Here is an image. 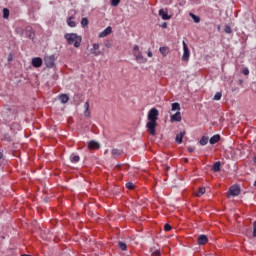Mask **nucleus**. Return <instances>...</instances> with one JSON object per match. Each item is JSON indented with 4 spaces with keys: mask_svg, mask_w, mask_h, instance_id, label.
<instances>
[{
    "mask_svg": "<svg viewBox=\"0 0 256 256\" xmlns=\"http://www.w3.org/2000/svg\"><path fill=\"white\" fill-rule=\"evenodd\" d=\"M148 122L146 128L150 135H156L157 119H159V110L157 108H151L148 111Z\"/></svg>",
    "mask_w": 256,
    "mask_h": 256,
    "instance_id": "1",
    "label": "nucleus"
},
{
    "mask_svg": "<svg viewBox=\"0 0 256 256\" xmlns=\"http://www.w3.org/2000/svg\"><path fill=\"white\" fill-rule=\"evenodd\" d=\"M64 39H66L68 45H74L76 49L81 47V42L83 41V38L77 33H66Z\"/></svg>",
    "mask_w": 256,
    "mask_h": 256,
    "instance_id": "2",
    "label": "nucleus"
},
{
    "mask_svg": "<svg viewBox=\"0 0 256 256\" xmlns=\"http://www.w3.org/2000/svg\"><path fill=\"white\" fill-rule=\"evenodd\" d=\"M182 45H183L182 61H189V57H191L189 46H187V43H185V41L182 42Z\"/></svg>",
    "mask_w": 256,
    "mask_h": 256,
    "instance_id": "3",
    "label": "nucleus"
},
{
    "mask_svg": "<svg viewBox=\"0 0 256 256\" xmlns=\"http://www.w3.org/2000/svg\"><path fill=\"white\" fill-rule=\"evenodd\" d=\"M241 193V187L239 185H233L230 187L228 195L231 197H237Z\"/></svg>",
    "mask_w": 256,
    "mask_h": 256,
    "instance_id": "4",
    "label": "nucleus"
},
{
    "mask_svg": "<svg viewBox=\"0 0 256 256\" xmlns=\"http://www.w3.org/2000/svg\"><path fill=\"white\" fill-rule=\"evenodd\" d=\"M44 62L46 67H49V69L53 68L55 65V55L45 56Z\"/></svg>",
    "mask_w": 256,
    "mask_h": 256,
    "instance_id": "5",
    "label": "nucleus"
},
{
    "mask_svg": "<svg viewBox=\"0 0 256 256\" xmlns=\"http://www.w3.org/2000/svg\"><path fill=\"white\" fill-rule=\"evenodd\" d=\"M99 43H94L93 47L90 49V53L94 56V57H99V55H101V51L99 50Z\"/></svg>",
    "mask_w": 256,
    "mask_h": 256,
    "instance_id": "6",
    "label": "nucleus"
},
{
    "mask_svg": "<svg viewBox=\"0 0 256 256\" xmlns=\"http://www.w3.org/2000/svg\"><path fill=\"white\" fill-rule=\"evenodd\" d=\"M134 57L137 63H147V59L143 57V54L141 52H134Z\"/></svg>",
    "mask_w": 256,
    "mask_h": 256,
    "instance_id": "7",
    "label": "nucleus"
},
{
    "mask_svg": "<svg viewBox=\"0 0 256 256\" xmlns=\"http://www.w3.org/2000/svg\"><path fill=\"white\" fill-rule=\"evenodd\" d=\"M112 31L113 28L111 26H108L106 29L99 33L98 37H100V39H102L103 37H107V35H111Z\"/></svg>",
    "mask_w": 256,
    "mask_h": 256,
    "instance_id": "8",
    "label": "nucleus"
},
{
    "mask_svg": "<svg viewBox=\"0 0 256 256\" xmlns=\"http://www.w3.org/2000/svg\"><path fill=\"white\" fill-rule=\"evenodd\" d=\"M9 114L7 115V112H3V117L5 119V121L9 122L12 121V119L15 117V115L13 114V110L12 109H8Z\"/></svg>",
    "mask_w": 256,
    "mask_h": 256,
    "instance_id": "9",
    "label": "nucleus"
},
{
    "mask_svg": "<svg viewBox=\"0 0 256 256\" xmlns=\"http://www.w3.org/2000/svg\"><path fill=\"white\" fill-rule=\"evenodd\" d=\"M32 65L36 68H39L43 65V59L40 57H35L32 59Z\"/></svg>",
    "mask_w": 256,
    "mask_h": 256,
    "instance_id": "10",
    "label": "nucleus"
},
{
    "mask_svg": "<svg viewBox=\"0 0 256 256\" xmlns=\"http://www.w3.org/2000/svg\"><path fill=\"white\" fill-rule=\"evenodd\" d=\"M26 36L28 39H34L35 37V32H33V28L30 26H27L25 29Z\"/></svg>",
    "mask_w": 256,
    "mask_h": 256,
    "instance_id": "11",
    "label": "nucleus"
},
{
    "mask_svg": "<svg viewBox=\"0 0 256 256\" xmlns=\"http://www.w3.org/2000/svg\"><path fill=\"white\" fill-rule=\"evenodd\" d=\"M159 15L161 16L163 21H169V19H171V16H169V13H167V11H165L163 9L159 10Z\"/></svg>",
    "mask_w": 256,
    "mask_h": 256,
    "instance_id": "12",
    "label": "nucleus"
},
{
    "mask_svg": "<svg viewBox=\"0 0 256 256\" xmlns=\"http://www.w3.org/2000/svg\"><path fill=\"white\" fill-rule=\"evenodd\" d=\"M208 242L209 238H207V235L202 234L198 237V245H205Z\"/></svg>",
    "mask_w": 256,
    "mask_h": 256,
    "instance_id": "13",
    "label": "nucleus"
},
{
    "mask_svg": "<svg viewBox=\"0 0 256 256\" xmlns=\"http://www.w3.org/2000/svg\"><path fill=\"white\" fill-rule=\"evenodd\" d=\"M220 139L221 136L219 134H216L210 138L209 143L210 145H215V143H219Z\"/></svg>",
    "mask_w": 256,
    "mask_h": 256,
    "instance_id": "14",
    "label": "nucleus"
},
{
    "mask_svg": "<svg viewBox=\"0 0 256 256\" xmlns=\"http://www.w3.org/2000/svg\"><path fill=\"white\" fill-rule=\"evenodd\" d=\"M100 145L99 142L91 140L88 142V149H99Z\"/></svg>",
    "mask_w": 256,
    "mask_h": 256,
    "instance_id": "15",
    "label": "nucleus"
},
{
    "mask_svg": "<svg viewBox=\"0 0 256 256\" xmlns=\"http://www.w3.org/2000/svg\"><path fill=\"white\" fill-rule=\"evenodd\" d=\"M183 137H185V132H180L176 135L175 141L178 143V145H181L183 143Z\"/></svg>",
    "mask_w": 256,
    "mask_h": 256,
    "instance_id": "16",
    "label": "nucleus"
},
{
    "mask_svg": "<svg viewBox=\"0 0 256 256\" xmlns=\"http://www.w3.org/2000/svg\"><path fill=\"white\" fill-rule=\"evenodd\" d=\"M121 155H123L122 150H119L117 148L112 149V157H114V159H117V157H121Z\"/></svg>",
    "mask_w": 256,
    "mask_h": 256,
    "instance_id": "17",
    "label": "nucleus"
},
{
    "mask_svg": "<svg viewBox=\"0 0 256 256\" xmlns=\"http://www.w3.org/2000/svg\"><path fill=\"white\" fill-rule=\"evenodd\" d=\"M171 111L180 112L181 111V104H179V102L172 103Z\"/></svg>",
    "mask_w": 256,
    "mask_h": 256,
    "instance_id": "18",
    "label": "nucleus"
},
{
    "mask_svg": "<svg viewBox=\"0 0 256 256\" xmlns=\"http://www.w3.org/2000/svg\"><path fill=\"white\" fill-rule=\"evenodd\" d=\"M171 121H181V112H176L175 114H173L170 118Z\"/></svg>",
    "mask_w": 256,
    "mask_h": 256,
    "instance_id": "19",
    "label": "nucleus"
},
{
    "mask_svg": "<svg viewBox=\"0 0 256 256\" xmlns=\"http://www.w3.org/2000/svg\"><path fill=\"white\" fill-rule=\"evenodd\" d=\"M159 51L163 57H167L169 55V48L168 47H160Z\"/></svg>",
    "mask_w": 256,
    "mask_h": 256,
    "instance_id": "20",
    "label": "nucleus"
},
{
    "mask_svg": "<svg viewBox=\"0 0 256 256\" xmlns=\"http://www.w3.org/2000/svg\"><path fill=\"white\" fill-rule=\"evenodd\" d=\"M212 169L214 173H219V171H221V162H215Z\"/></svg>",
    "mask_w": 256,
    "mask_h": 256,
    "instance_id": "21",
    "label": "nucleus"
},
{
    "mask_svg": "<svg viewBox=\"0 0 256 256\" xmlns=\"http://www.w3.org/2000/svg\"><path fill=\"white\" fill-rule=\"evenodd\" d=\"M80 159H81V158L79 157V155L72 154V155L70 156V161H71V163H79Z\"/></svg>",
    "mask_w": 256,
    "mask_h": 256,
    "instance_id": "22",
    "label": "nucleus"
},
{
    "mask_svg": "<svg viewBox=\"0 0 256 256\" xmlns=\"http://www.w3.org/2000/svg\"><path fill=\"white\" fill-rule=\"evenodd\" d=\"M59 100L61 101V103H67L69 101V96H67V94H61L59 96Z\"/></svg>",
    "mask_w": 256,
    "mask_h": 256,
    "instance_id": "23",
    "label": "nucleus"
},
{
    "mask_svg": "<svg viewBox=\"0 0 256 256\" xmlns=\"http://www.w3.org/2000/svg\"><path fill=\"white\" fill-rule=\"evenodd\" d=\"M15 32L17 33V35H20V37H23V35H25V29H23L22 27H17Z\"/></svg>",
    "mask_w": 256,
    "mask_h": 256,
    "instance_id": "24",
    "label": "nucleus"
},
{
    "mask_svg": "<svg viewBox=\"0 0 256 256\" xmlns=\"http://www.w3.org/2000/svg\"><path fill=\"white\" fill-rule=\"evenodd\" d=\"M84 109H85L84 115L86 117H89V115H91V113L89 112V102H85Z\"/></svg>",
    "mask_w": 256,
    "mask_h": 256,
    "instance_id": "25",
    "label": "nucleus"
},
{
    "mask_svg": "<svg viewBox=\"0 0 256 256\" xmlns=\"http://www.w3.org/2000/svg\"><path fill=\"white\" fill-rule=\"evenodd\" d=\"M190 17L193 19L194 23H200L201 18L193 13H190Z\"/></svg>",
    "mask_w": 256,
    "mask_h": 256,
    "instance_id": "26",
    "label": "nucleus"
},
{
    "mask_svg": "<svg viewBox=\"0 0 256 256\" xmlns=\"http://www.w3.org/2000/svg\"><path fill=\"white\" fill-rule=\"evenodd\" d=\"M118 247L121 251H127V244L125 242H118Z\"/></svg>",
    "mask_w": 256,
    "mask_h": 256,
    "instance_id": "27",
    "label": "nucleus"
},
{
    "mask_svg": "<svg viewBox=\"0 0 256 256\" xmlns=\"http://www.w3.org/2000/svg\"><path fill=\"white\" fill-rule=\"evenodd\" d=\"M205 187L199 188L198 192L196 193V197H201L202 195H205Z\"/></svg>",
    "mask_w": 256,
    "mask_h": 256,
    "instance_id": "28",
    "label": "nucleus"
},
{
    "mask_svg": "<svg viewBox=\"0 0 256 256\" xmlns=\"http://www.w3.org/2000/svg\"><path fill=\"white\" fill-rule=\"evenodd\" d=\"M221 97H223V94L221 92H217L214 97L213 100L214 101H221Z\"/></svg>",
    "mask_w": 256,
    "mask_h": 256,
    "instance_id": "29",
    "label": "nucleus"
},
{
    "mask_svg": "<svg viewBox=\"0 0 256 256\" xmlns=\"http://www.w3.org/2000/svg\"><path fill=\"white\" fill-rule=\"evenodd\" d=\"M207 143H209V138L204 136L200 139V145L205 146Z\"/></svg>",
    "mask_w": 256,
    "mask_h": 256,
    "instance_id": "30",
    "label": "nucleus"
},
{
    "mask_svg": "<svg viewBox=\"0 0 256 256\" xmlns=\"http://www.w3.org/2000/svg\"><path fill=\"white\" fill-rule=\"evenodd\" d=\"M72 17L68 18L67 23L69 25V27H77V24L75 23V21H72Z\"/></svg>",
    "mask_w": 256,
    "mask_h": 256,
    "instance_id": "31",
    "label": "nucleus"
},
{
    "mask_svg": "<svg viewBox=\"0 0 256 256\" xmlns=\"http://www.w3.org/2000/svg\"><path fill=\"white\" fill-rule=\"evenodd\" d=\"M3 18L9 19V9H7V8L3 9Z\"/></svg>",
    "mask_w": 256,
    "mask_h": 256,
    "instance_id": "32",
    "label": "nucleus"
},
{
    "mask_svg": "<svg viewBox=\"0 0 256 256\" xmlns=\"http://www.w3.org/2000/svg\"><path fill=\"white\" fill-rule=\"evenodd\" d=\"M87 25H89V20H87V18H82L81 19V26L82 27H87Z\"/></svg>",
    "mask_w": 256,
    "mask_h": 256,
    "instance_id": "33",
    "label": "nucleus"
},
{
    "mask_svg": "<svg viewBox=\"0 0 256 256\" xmlns=\"http://www.w3.org/2000/svg\"><path fill=\"white\" fill-rule=\"evenodd\" d=\"M225 33H227L228 35H231V33H233V30L231 29V26L226 25L224 28Z\"/></svg>",
    "mask_w": 256,
    "mask_h": 256,
    "instance_id": "34",
    "label": "nucleus"
},
{
    "mask_svg": "<svg viewBox=\"0 0 256 256\" xmlns=\"http://www.w3.org/2000/svg\"><path fill=\"white\" fill-rule=\"evenodd\" d=\"M121 3V0H111L112 7H118Z\"/></svg>",
    "mask_w": 256,
    "mask_h": 256,
    "instance_id": "35",
    "label": "nucleus"
},
{
    "mask_svg": "<svg viewBox=\"0 0 256 256\" xmlns=\"http://www.w3.org/2000/svg\"><path fill=\"white\" fill-rule=\"evenodd\" d=\"M126 188L127 189H135V184H133V182H128V183H126Z\"/></svg>",
    "mask_w": 256,
    "mask_h": 256,
    "instance_id": "36",
    "label": "nucleus"
},
{
    "mask_svg": "<svg viewBox=\"0 0 256 256\" xmlns=\"http://www.w3.org/2000/svg\"><path fill=\"white\" fill-rule=\"evenodd\" d=\"M135 53H141V51H139V45H134V47H133V55H135Z\"/></svg>",
    "mask_w": 256,
    "mask_h": 256,
    "instance_id": "37",
    "label": "nucleus"
},
{
    "mask_svg": "<svg viewBox=\"0 0 256 256\" xmlns=\"http://www.w3.org/2000/svg\"><path fill=\"white\" fill-rule=\"evenodd\" d=\"M172 227L169 224L164 225V231H171Z\"/></svg>",
    "mask_w": 256,
    "mask_h": 256,
    "instance_id": "38",
    "label": "nucleus"
},
{
    "mask_svg": "<svg viewBox=\"0 0 256 256\" xmlns=\"http://www.w3.org/2000/svg\"><path fill=\"white\" fill-rule=\"evenodd\" d=\"M253 237H256V221L253 223Z\"/></svg>",
    "mask_w": 256,
    "mask_h": 256,
    "instance_id": "39",
    "label": "nucleus"
},
{
    "mask_svg": "<svg viewBox=\"0 0 256 256\" xmlns=\"http://www.w3.org/2000/svg\"><path fill=\"white\" fill-rule=\"evenodd\" d=\"M153 256H160L161 255V251L159 250H155L153 253H152Z\"/></svg>",
    "mask_w": 256,
    "mask_h": 256,
    "instance_id": "40",
    "label": "nucleus"
},
{
    "mask_svg": "<svg viewBox=\"0 0 256 256\" xmlns=\"http://www.w3.org/2000/svg\"><path fill=\"white\" fill-rule=\"evenodd\" d=\"M195 151V147H188V152L193 153Z\"/></svg>",
    "mask_w": 256,
    "mask_h": 256,
    "instance_id": "41",
    "label": "nucleus"
},
{
    "mask_svg": "<svg viewBox=\"0 0 256 256\" xmlns=\"http://www.w3.org/2000/svg\"><path fill=\"white\" fill-rule=\"evenodd\" d=\"M243 75H249V69H247V68L244 69V70H243Z\"/></svg>",
    "mask_w": 256,
    "mask_h": 256,
    "instance_id": "42",
    "label": "nucleus"
},
{
    "mask_svg": "<svg viewBox=\"0 0 256 256\" xmlns=\"http://www.w3.org/2000/svg\"><path fill=\"white\" fill-rule=\"evenodd\" d=\"M162 28H163V29H167V22H164V23L162 24Z\"/></svg>",
    "mask_w": 256,
    "mask_h": 256,
    "instance_id": "43",
    "label": "nucleus"
},
{
    "mask_svg": "<svg viewBox=\"0 0 256 256\" xmlns=\"http://www.w3.org/2000/svg\"><path fill=\"white\" fill-rule=\"evenodd\" d=\"M148 57H153V52H151L150 50L147 53Z\"/></svg>",
    "mask_w": 256,
    "mask_h": 256,
    "instance_id": "44",
    "label": "nucleus"
},
{
    "mask_svg": "<svg viewBox=\"0 0 256 256\" xmlns=\"http://www.w3.org/2000/svg\"><path fill=\"white\" fill-rule=\"evenodd\" d=\"M3 159V152H0V161Z\"/></svg>",
    "mask_w": 256,
    "mask_h": 256,
    "instance_id": "45",
    "label": "nucleus"
},
{
    "mask_svg": "<svg viewBox=\"0 0 256 256\" xmlns=\"http://www.w3.org/2000/svg\"><path fill=\"white\" fill-rule=\"evenodd\" d=\"M254 163H256V156L253 158Z\"/></svg>",
    "mask_w": 256,
    "mask_h": 256,
    "instance_id": "46",
    "label": "nucleus"
},
{
    "mask_svg": "<svg viewBox=\"0 0 256 256\" xmlns=\"http://www.w3.org/2000/svg\"><path fill=\"white\" fill-rule=\"evenodd\" d=\"M188 161H189V159L186 158V159H185V162L187 163Z\"/></svg>",
    "mask_w": 256,
    "mask_h": 256,
    "instance_id": "47",
    "label": "nucleus"
},
{
    "mask_svg": "<svg viewBox=\"0 0 256 256\" xmlns=\"http://www.w3.org/2000/svg\"><path fill=\"white\" fill-rule=\"evenodd\" d=\"M8 61H11V58H8Z\"/></svg>",
    "mask_w": 256,
    "mask_h": 256,
    "instance_id": "48",
    "label": "nucleus"
}]
</instances>
